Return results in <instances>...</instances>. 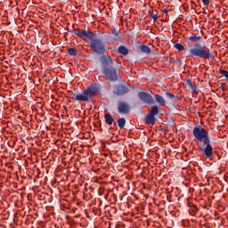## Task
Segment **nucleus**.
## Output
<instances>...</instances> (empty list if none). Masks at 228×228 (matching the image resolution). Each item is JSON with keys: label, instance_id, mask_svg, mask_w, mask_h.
Returning a JSON list of instances; mask_svg holds the SVG:
<instances>
[{"label": "nucleus", "instance_id": "nucleus-17", "mask_svg": "<svg viewBox=\"0 0 228 228\" xmlns=\"http://www.w3.org/2000/svg\"><path fill=\"white\" fill-rule=\"evenodd\" d=\"M159 107H158V105L151 106L150 115H153V117H156V115H159Z\"/></svg>", "mask_w": 228, "mask_h": 228}, {"label": "nucleus", "instance_id": "nucleus-13", "mask_svg": "<svg viewBox=\"0 0 228 228\" xmlns=\"http://www.w3.org/2000/svg\"><path fill=\"white\" fill-rule=\"evenodd\" d=\"M104 120L108 126H112V124L115 122V118H113V116L110 113H106L104 115Z\"/></svg>", "mask_w": 228, "mask_h": 228}, {"label": "nucleus", "instance_id": "nucleus-15", "mask_svg": "<svg viewBox=\"0 0 228 228\" xmlns=\"http://www.w3.org/2000/svg\"><path fill=\"white\" fill-rule=\"evenodd\" d=\"M139 49L141 53H143L144 54H151V53H152V51L151 50V47L145 45H140Z\"/></svg>", "mask_w": 228, "mask_h": 228}, {"label": "nucleus", "instance_id": "nucleus-5", "mask_svg": "<svg viewBox=\"0 0 228 228\" xmlns=\"http://www.w3.org/2000/svg\"><path fill=\"white\" fill-rule=\"evenodd\" d=\"M68 31L71 33L73 37H78V38H82V40L87 42L89 47H92V43L99 38L97 37V34L86 29L74 28L73 30H70L68 28Z\"/></svg>", "mask_w": 228, "mask_h": 228}, {"label": "nucleus", "instance_id": "nucleus-6", "mask_svg": "<svg viewBox=\"0 0 228 228\" xmlns=\"http://www.w3.org/2000/svg\"><path fill=\"white\" fill-rule=\"evenodd\" d=\"M104 76H106L109 81H118V74H117V69L113 67H104L102 69Z\"/></svg>", "mask_w": 228, "mask_h": 228}, {"label": "nucleus", "instance_id": "nucleus-26", "mask_svg": "<svg viewBox=\"0 0 228 228\" xmlns=\"http://www.w3.org/2000/svg\"><path fill=\"white\" fill-rule=\"evenodd\" d=\"M204 6H209L210 0H201Z\"/></svg>", "mask_w": 228, "mask_h": 228}, {"label": "nucleus", "instance_id": "nucleus-8", "mask_svg": "<svg viewBox=\"0 0 228 228\" xmlns=\"http://www.w3.org/2000/svg\"><path fill=\"white\" fill-rule=\"evenodd\" d=\"M138 97L140 101H142V102H145L146 104H154L155 102L152 95H151V94L147 92H139Z\"/></svg>", "mask_w": 228, "mask_h": 228}, {"label": "nucleus", "instance_id": "nucleus-27", "mask_svg": "<svg viewBox=\"0 0 228 228\" xmlns=\"http://www.w3.org/2000/svg\"><path fill=\"white\" fill-rule=\"evenodd\" d=\"M163 12H164V13H168V10L164 9V10H163Z\"/></svg>", "mask_w": 228, "mask_h": 228}, {"label": "nucleus", "instance_id": "nucleus-16", "mask_svg": "<svg viewBox=\"0 0 228 228\" xmlns=\"http://www.w3.org/2000/svg\"><path fill=\"white\" fill-rule=\"evenodd\" d=\"M166 97L169 101H172V102H177V101H179V97H177L176 95L172 94V93H170V92L166 93Z\"/></svg>", "mask_w": 228, "mask_h": 228}, {"label": "nucleus", "instance_id": "nucleus-18", "mask_svg": "<svg viewBox=\"0 0 228 228\" xmlns=\"http://www.w3.org/2000/svg\"><path fill=\"white\" fill-rule=\"evenodd\" d=\"M118 126L119 129H124V127H126V118H119L118 119Z\"/></svg>", "mask_w": 228, "mask_h": 228}, {"label": "nucleus", "instance_id": "nucleus-2", "mask_svg": "<svg viewBox=\"0 0 228 228\" xmlns=\"http://www.w3.org/2000/svg\"><path fill=\"white\" fill-rule=\"evenodd\" d=\"M90 47L93 53L101 54L100 61L102 65V69L113 65V59L108 54V52L106 51V43H104L102 38L98 37L97 40L93 41Z\"/></svg>", "mask_w": 228, "mask_h": 228}, {"label": "nucleus", "instance_id": "nucleus-1", "mask_svg": "<svg viewBox=\"0 0 228 228\" xmlns=\"http://www.w3.org/2000/svg\"><path fill=\"white\" fill-rule=\"evenodd\" d=\"M194 139L198 142L200 151H202L207 159L213 158V146L211 145V138L209 132L202 126L199 125L192 129Z\"/></svg>", "mask_w": 228, "mask_h": 228}, {"label": "nucleus", "instance_id": "nucleus-3", "mask_svg": "<svg viewBox=\"0 0 228 228\" xmlns=\"http://www.w3.org/2000/svg\"><path fill=\"white\" fill-rule=\"evenodd\" d=\"M188 53V56L193 58V60L197 58H205L208 60H213L215 56L209 51V48L206 47L205 45H200V44H194L193 45L189 46L185 49Z\"/></svg>", "mask_w": 228, "mask_h": 228}, {"label": "nucleus", "instance_id": "nucleus-25", "mask_svg": "<svg viewBox=\"0 0 228 228\" xmlns=\"http://www.w3.org/2000/svg\"><path fill=\"white\" fill-rule=\"evenodd\" d=\"M186 85H188L190 88H191L192 86H195V85H193V84L191 83V79H188V80L186 81Z\"/></svg>", "mask_w": 228, "mask_h": 228}, {"label": "nucleus", "instance_id": "nucleus-23", "mask_svg": "<svg viewBox=\"0 0 228 228\" xmlns=\"http://www.w3.org/2000/svg\"><path fill=\"white\" fill-rule=\"evenodd\" d=\"M151 19H152L153 20H158V12L155 11V12H153L152 14L150 15Z\"/></svg>", "mask_w": 228, "mask_h": 228}, {"label": "nucleus", "instance_id": "nucleus-28", "mask_svg": "<svg viewBox=\"0 0 228 228\" xmlns=\"http://www.w3.org/2000/svg\"><path fill=\"white\" fill-rule=\"evenodd\" d=\"M177 65H183V62L182 61H178Z\"/></svg>", "mask_w": 228, "mask_h": 228}, {"label": "nucleus", "instance_id": "nucleus-21", "mask_svg": "<svg viewBox=\"0 0 228 228\" xmlns=\"http://www.w3.org/2000/svg\"><path fill=\"white\" fill-rule=\"evenodd\" d=\"M175 49H177V51H184V46L181 45V43H176L174 45Z\"/></svg>", "mask_w": 228, "mask_h": 228}, {"label": "nucleus", "instance_id": "nucleus-12", "mask_svg": "<svg viewBox=\"0 0 228 228\" xmlns=\"http://www.w3.org/2000/svg\"><path fill=\"white\" fill-rule=\"evenodd\" d=\"M154 98L156 102H158V104H159L160 106H167V101H165V98H163V96L159 94H154Z\"/></svg>", "mask_w": 228, "mask_h": 228}, {"label": "nucleus", "instance_id": "nucleus-19", "mask_svg": "<svg viewBox=\"0 0 228 228\" xmlns=\"http://www.w3.org/2000/svg\"><path fill=\"white\" fill-rule=\"evenodd\" d=\"M68 53L70 56H77V49L76 47L69 48Z\"/></svg>", "mask_w": 228, "mask_h": 228}, {"label": "nucleus", "instance_id": "nucleus-4", "mask_svg": "<svg viewBox=\"0 0 228 228\" xmlns=\"http://www.w3.org/2000/svg\"><path fill=\"white\" fill-rule=\"evenodd\" d=\"M101 88L99 87L98 85H93L89 87H87L84 92L82 93H73L72 99L74 101H79L83 102H90L92 101L93 97H95L97 94H99V91Z\"/></svg>", "mask_w": 228, "mask_h": 228}, {"label": "nucleus", "instance_id": "nucleus-9", "mask_svg": "<svg viewBox=\"0 0 228 228\" xmlns=\"http://www.w3.org/2000/svg\"><path fill=\"white\" fill-rule=\"evenodd\" d=\"M129 93V87L126 85H118L113 89L114 95L122 96Z\"/></svg>", "mask_w": 228, "mask_h": 228}, {"label": "nucleus", "instance_id": "nucleus-14", "mask_svg": "<svg viewBox=\"0 0 228 228\" xmlns=\"http://www.w3.org/2000/svg\"><path fill=\"white\" fill-rule=\"evenodd\" d=\"M189 42H194L197 44V42H200L202 40V36H197L195 34H192L188 37Z\"/></svg>", "mask_w": 228, "mask_h": 228}, {"label": "nucleus", "instance_id": "nucleus-10", "mask_svg": "<svg viewBox=\"0 0 228 228\" xmlns=\"http://www.w3.org/2000/svg\"><path fill=\"white\" fill-rule=\"evenodd\" d=\"M145 122L146 124H149L150 126H154L156 124V117L152 114L149 113L145 117Z\"/></svg>", "mask_w": 228, "mask_h": 228}, {"label": "nucleus", "instance_id": "nucleus-24", "mask_svg": "<svg viewBox=\"0 0 228 228\" xmlns=\"http://www.w3.org/2000/svg\"><path fill=\"white\" fill-rule=\"evenodd\" d=\"M220 73L224 76V77H226V79L228 78V71L225 69H221Z\"/></svg>", "mask_w": 228, "mask_h": 228}, {"label": "nucleus", "instance_id": "nucleus-20", "mask_svg": "<svg viewBox=\"0 0 228 228\" xmlns=\"http://www.w3.org/2000/svg\"><path fill=\"white\" fill-rule=\"evenodd\" d=\"M112 35H113V40H120V36H119V31L118 29H114L112 31Z\"/></svg>", "mask_w": 228, "mask_h": 228}, {"label": "nucleus", "instance_id": "nucleus-22", "mask_svg": "<svg viewBox=\"0 0 228 228\" xmlns=\"http://www.w3.org/2000/svg\"><path fill=\"white\" fill-rule=\"evenodd\" d=\"M191 90L192 94H199V88L197 87L196 85L192 86L191 87Z\"/></svg>", "mask_w": 228, "mask_h": 228}, {"label": "nucleus", "instance_id": "nucleus-11", "mask_svg": "<svg viewBox=\"0 0 228 228\" xmlns=\"http://www.w3.org/2000/svg\"><path fill=\"white\" fill-rule=\"evenodd\" d=\"M117 52L122 56H127V54H129V48H127V46L119 45Z\"/></svg>", "mask_w": 228, "mask_h": 228}, {"label": "nucleus", "instance_id": "nucleus-7", "mask_svg": "<svg viewBox=\"0 0 228 228\" xmlns=\"http://www.w3.org/2000/svg\"><path fill=\"white\" fill-rule=\"evenodd\" d=\"M131 111V106L124 101L118 102V113L120 115H127Z\"/></svg>", "mask_w": 228, "mask_h": 228}]
</instances>
